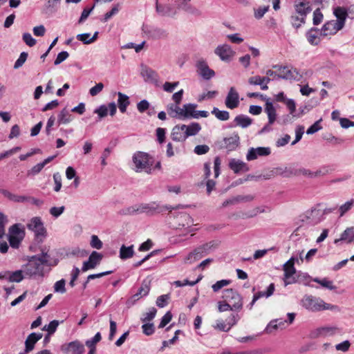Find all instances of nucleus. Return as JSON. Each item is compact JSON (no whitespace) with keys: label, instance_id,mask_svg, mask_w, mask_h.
<instances>
[{"label":"nucleus","instance_id":"f257e3e1","mask_svg":"<svg viewBox=\"0 0 354 354\" xmlns=\"http://www.w3.org/2000/svg\"><path fill=\"white\" fill-rule=\"evenodd\" d=\"M301 304L306 310L316 313L325 310H335L337 309V306L326 303L319 297L313 296L311 295H305L301 300Z\"/></svg>","mask_w":354,"mask_h":354},{"label":"nucleus","instance_id":"f03ea898","mask_svg":"<svg viewBox=\"0 0 354 354\" xmlns=\"http://www.w3.org/2000/svg\"><path fill=\"white\" fill-rule=\"evenodd\" d=\"M132 160L134 166L133 169L136 172L151 173L153 160L147 153L138 151L133 154Z\"/></svg>","mask_w":354,"mask_h":354},{"label":"nucleus","instance_id":"7ed1b4c3","mask_svg":"<svg viewBox=\"0 0 354 354\" xmlns=\"http://www.w3.org/2000/svg\"><path fill=\"white\" fill-rule=\"evenodd\" d=\"M46 260L44 258L32 257L26 265L23 266V272L26 276L35 277L43 276L44 263Z\"/></svg>","mask_w":354,"mask_h":354},{"label":"nucleus","instance_id":"20e7f679","mask_svg":"<svg viewBox=\"0 0 354 354\" xmlns=\"http://www.w3.org/2000/svg\"><path fill=\"white\" fill-rule=\"evenodd\" d=\"M342 333V329L335 325H324L313 330L310 333V337L316 339L319 337H333Z\"/></svg>","mask_w":354,"mask_h":354},{"label":"nucleus","instance_id":"39448f33","mask_svg":"<svg viewBox=\"0 0 354 354\" xmlns=\"http://www.w3.org/2000/svg\"><path fill=\"white\" fill-rule=\"evenodd\" d=\"M24 236L25 229L21 224L16 223L10 227L8 241L12 248H18Z\"/></svg>","mask_w":354,"mask_h":354},{"label":"nucleus","instance_id":"423d86ee","mask_svg":"<svg viewBox=\"0 0 354 354\" xmlns=\"http://www.w3.org/2000/svg\"><path fill=\"white\" fill-rule=\"evenodd\" d=\"M183 207V205L171 207L170 205H160L156 203L139 204L140 214L146 213L149 215H153L163 212L166 210L171 212L173 209Z\"/></svg>","mask_w":354,"mask_h":354},{"label":"nucleus","instance_id":"0eeeda50","mask_svg":"<svg viewBox=\"0 0 354 354\" xmlns=\"http://www.w3.org/2000/svg\"><path fill=\"white\" fill-rule=\"evenodd\" d=\"M27 228L34 232L36 239L39 242H42L47 236V231L40 217L32 218L27 224Z\"/></svg>","mask_w":354,"mask_h":354},{"label":"nucleus","instance_id":"6e6552de","mask_svg":"<svg viewBox=\"0 0 354 354\" xmlns=\"http://www.w3.org/2000/svg\"><path fill=\"white\" fill-rule=\"evenodd\" d=\"M222 298L226 302L233 306L234 308L240 310L243 307L241 296L232 288H227L223 291Z\"/></svg>","mask_w":354,"mask_h":354},{"label":"nucleus","instance_id":"1a4fd4ad","mask_svg":"<svg viewBox=\"0 0 354 354\" xmlns=\"http://www.w3.org/2000/svg\"><path fill=\"white\" fill-rule=\"evenodd\" d=\"M296 261H297L298 260L295 257H291L283 266L284 272L283 283L285 286L295 283V277H294V274L296 273V269L294 265Z\"/></svg>","mask_w":354,"mask_h":354},{"label":"nucleus","instance_id":"9d476101","mask_svg":"<svg viewBox=\"0 0 354 354\" xmlns=\"http://www.w3.org/2000/svg\"><path fill=\"white\" fill-rule=\"evenodd\" d=\"M273 68L279 71L277 78L284 80H299V77H300L298 71L295 68H290L288 66L282 67L278 65H274Z\"/></svg>","mask_w":354,"mask_h":354},{"label":"nucleus","instance_id":"9b49d317","mask_svg":"<svg viewBox=\"0 0 354 354\" xmlns=\"http://www.w3.org/2000/svg\"><path fill=\"white\" fill-rule=\"evenodd\" d=\"M103 255L96 251H93L88 259L83 263L82 270L86 272L88 270L94 269L102 260Z\"/></svg>","mask_w":354,"mask_h":354},{"label":"nucleus","instance_id":"f8f14e48","mask_svg":"<svg viewBox=\"0 0 354 354\" xmlns=\"http://www.w3.org/2000/svg\"><path fill=\"white\" fill-rule=\"evenodd\" d=\"M61 351L66 354H82L84 351V346L76 340L63 344Z\"/></svg>","mask_w":354,"mask_h":354},{"label":"nucleus","instance_id":"ddd939ff","mask_svg":"<svg viewBox=\"0 0 354 354\" xmlns=\"http://www.w3.org/2000/svg\"><path fill=\"white\" fill-rule=\"evenodd\" d=\"M240 104L239 94L234 87H230L225 100V105L230 109H234Z\"/></svg>","mask_w":354,"mask_h":354},{"label":"nucleus","instance_id":"4468645a","mask_svg":"<svg viewBox=\"0 0 354 354\" xmlns=\"http://www.w3.org/2000/svg\"><path fill=\"white\" fill-rule=\"evenodd\" d=\"M214 53L222 61L225 62H229L235 54V52L228 44L218 46L214 50Z\"/></svg>","mask_w":354,"mask_h":354},{"label":"nucleus","instance_id":"2eb2a0df","mask_svg":"<svg viewBox=\"0 0 354 354\" xmlns=\"http://www.w3.org/2000/svg\"><path fill=\"white\" fill-rule=\"evenodd\" d=\"M156 11L158 15L161 16L174 17L177 14L178 8L175 5H171L169 3H158L156 0Z\"/></svg>","mask_w":354,"mask_h":354},{"label":"nucleus","instance_id":"dca6fc26","mask_svg":"<svg viewBox=\"0 0 354 354\" xmlns=\"http://www.w3.org/2000/svg\"><path fill=\"white\" fill-rule=\"evenodd\" d=\"M197 72L204 80H209L213 77L215 73L210 69L204 59H199L196 62Z\"/></svg>","mask_w":354,"mask_h":354},{"label":"nucleus","instance_id":"f3484780","mask_svg":"<svg viewBox=\"0 0 354 354\" xmlns=\"http://www.w3.org/2000/svg\"><path fill=\"white\" fill-rule=\"evenodd\" d=\"M140 75L145 82L157 84L159 81L158 73L146 65H141Z\"/></svg>","mask_w":354,"mask_h":354},{"label":"nucleus","instance_id":"a211bd4d","mask_svg":"<svg viewBox=\"0 0 354 354\" xmlns=\"http://www.w3.org/2000/svg\"><path fill=\"white\" fill-rule=\"evenodd\" d=\"M271 150L269 147H259L257 148L252 147L249 149L246 155V159L248 161L254 160L259 156H267L270 155Z\"/></svg>","mask_w":354,"mask_h":354},{"label":"nucleus","instance_id":"6ab92c4d","mask_svg":"<svg viewBox=\"0 0 354 354\" xmlns=\"http://www.w3.org/2000/svg\"><path fill=\"white\" fill-rule=\"evenodd\" d=\"M343 27L342 22H337L335 20H331L324 25L322 29V34L324 36L333 35L337 33Z\"/></svg>","mask_w":354,"mask_h":354},{"label":"nucleus","instance_id":"aec40b11","mask_svg":"<svg viewBox=\"0 0 354 354\" xmlns=\"http://www.w3.org/2000/svg\"><path fill=\"white\" fill-rule=\"evenodd\" d=\"M275 100L285 104L288 109L290 115L292 116H296L295 114V112L296 111L295 102L292 99L287 98L283 92H280L277 94L275 95Z\"/></svg>","mask_w":354,"mask_h":354},{"label":"nucleus","instance_id":"412c9836","mask_svg":"<svg viewBox=\"0 0 354 354\" xmlns=\"http://www.w3.org/2000/svg\"><path fill=\"white\" fill-rule=\"evenodd\" d=\"M42 338L41 333H32L26 338L25 341L26 353L32 351L35 348V344Z\"/></svg>","mask_w":354,"mask_h":354},{"label":"nucleus","instance_id":"4be33fe9","mask_svg":"<svg viewBox=\"0 0 354 354\" xmlns=\"http://www.w3.org/2000/svg\"><path fill=\"white\" fill-rule=\"evenodd\" d=\"M270 82L268 77H261L259 75L252 76L248 79V83L251 85H259L262 90L268 88V84Z\"/></svg>","mask_w":354,"mask_h":354},{"label":"nucleus","instance_id":"5701e85b","mask_svg":"<svg viewBox=\"0 0 354 354\" xmlns=\"http://www.w3.org/2000/svg\"><path fill=\"white\" fill-rule=\"evenodd\" d=\"M171 138L174 141L183 142L186 140L187 136L183 124L176 125L171 131Z\"/></svg>","mask_w":354,"mask_h":354},{"label":"nucleus","instance_id":"b1692460","mask_svg":"<svg viewBox=\"0 0 354 354\" xmlns=\"http://www.w3.org/2000/svg\"><path fill=\"white\" fill-rule=\"evenodd\" d=\"M197 105L195 104H185L182 107V118H196L197 111L196 110Z\"/></svg>","mask_w":354,"mask_h":354},{"label":"nucleus","instance_id":"393cba45","mask_svg":"<svg viewBox=\"0 0 354 354\" xmlns=\"http://www.w3.org/2000/svg\"><path fill=\"white\" fill-rule=\"evenodd\" d=\"M324 212L320 209H313L306 213V217L313 224H317L323 220Z\"/></svg>","mask_w":354,"mask_h":354},{"label":"nucleus","instance_id":"a878e982","mask_svg":"<svg viewBox=\"0 0 354 354\" xmlns=\"http://www.w3.org/2000/svg\"><path fill=\"white\" fill-rule=\"evenodd\" d=\"M229 167L234 173H239L240 171L245 172L249 170L245 162L235 158L230 160Z\"/></svg>","mask_w":354,"mask_h":354},{"label":"nucleus","instance_id":"bb28decb","mask_svg":"<svg viewBox=\"0 0 354 354\" xmlns=\"http://www.w3.org/2000/svg\"><path fill=\"white\" fill-rule=\"evenodd\" d=\"M274 173L277 176H281L285 178L295 176L296 169L292 167H279L274 168Z\"/></svg>","mask_w":354,"mask_h":354},{"label":"nucleus","instance_id":"cd10ccee","mask_svg":"<svg viewBox=\"0 0 354 354\" xmlns=\"http://www.w3.org/2000/svg\"><path fill=\"white\" fill-rule=\"evenodd\" d=\"M354 241V227H347L341 234L340 238L335 239L334 243L337 244L339 241H345L351 243Z\"/></svg>","mask_w":354,"mask_h":354},{"label":"nucleus","instance_id":"c85d7f7f","mask_svg":"<svg viewBox=\"0 0 354 354\" xmlns=\"http://www.w3.org/2000/svg\"><path fill=\"white\" fill-rule=\"evenodd\" d=\"M274 291V285L273 283L270 284L266 291H260L254 295L252 302L250 304V308L251 309L254 303L261 297H269Z\"/></svg>","mask_w":354,"mask_h":354},{"label":"nucleus","instance_id":"c756f323","mask_svg":"<svg viewBox=\"0 0 354 354\" xmlns=\"http://www.w3.org/2000/svg\"><path fill=\"white\" fill-rule=\"evenodd\" d=\"M265 112L268 115V124H272L277 119V112L272 103L270 102L269 99H267L266 102Z\"/></svg>","mask_w":354,"mask_h":354},{"label":"nucleus","instance_id":"7c9ffc66","mask_svg":"<svg viewBox=\"0 0 354 354\" xmlns=\"http://www.w3.org/2000/svg\"><path fill=\"white\" fill-rule=\"evenodd\" d=\"M148 34L150 37L154 39H165L168 36V32L166 30L158 27L151 28L149 30Z\"/></svg>","mask_w":354,"mask_h":354},{"label":"nucleus","instance_id":"2f4dec72","mask_svg":"<svg viewBox=\"0 0 354 354\" xmlns=\"http://www.w3.org/2000/svg\"><path fill=\"white\" fill-rule=\"evenodd\" d=\"M73 120V116L66 109H63L57 115V124H67Z\"/></svg>","mask_w":354,"mask_h":354},{"label":"nucleus","instance_id":"473e14b6","mask_svg":"<svg viewBox=\"0 0 354 354\" xmlns=\"http://www.w3.org/2000/svg\"><path fill=\"white\" fill-rule=\"evenodd\" d=\"M239 144V137L237 134L224 139L225 147L228 151L234 150Z\"/></svg>","mask_w":354,"mask_h":354},{"label":"nucleus","instance_id":"72a5a7b5","mask_svg":"<svg viewBox=\"0 0 354 354\" xmlns=\"http://www.w3.org/2000/svg\"><path fill=\"white\" fill-rule=\"evenodd\" d=\"M118 104L120 111L122 113H125L127 111V106L129 105V97L126 94H124L121 92H118Z\"/></svg>","mask_w":354,"mask_h":354},{"label":"nucleus","instance_id":"f704fd0d","mask_svg":"<svg viewBox=\"0 0 354 354\" xmlns=\"http://www.w3.org/2000/svg\"><path fill=\"white\" fill-rule=\"evenodd\" d=\"M186 136H192L196 135L201 129V125L197 122H192L189 125L183 124Z\"/></svg>","mask_w":354,"mask_h":354},{"label":"nucleus","instance_id":"c9c22d12","mask_svg":"<svg viewBox=\"0 0 354 354\" xmlns=\"http://www.w3.org/2000/svg\"><path fill=\"white\" fill-rule=\"evenodd\" d=\"M295 10L297 15L305 17L311 11V8L308 2H300L295 4Z\"/></svg>","mask_w":354,"mask_h":354},{"label":"nucleus","instance_id":"e433bc0d","mask_svg":"<svg viewBox=\"0 0 354 354\" xmlns=\"http://www.w3.org/2000/svg\"><path fill=\"white\" fill-rule=\"evenodd\" d=\"M134 254L133 245L129 247L122 245L120 249V258L127 259L132 257Z\"/></svg>","mask_w":354,"mask_h":354},{"label":"nucleus","instance_id":"4c0bfd02","mask_svg":"<svg viewBox=\"0 0 354 354\" xmlns=\"http://www.w3.org/2000/svg\"><path fill=\"white\" fill-rule=\"evenodd\" d=\"M182 108L179 107V104H171L167 106L168 114L172 118H182Z\"/></svg>","mask_w":354,"mask_h":354},{"label":"nucleus","instance_id":"58836bf2","mask_svg":"<svg viewBox=\"0 0 354 354\" xmlns=\"http://www.w3.org/2000/svg\"><path fill=\"white\" fill-rule=\"evenodd\" d=\"M236 125L242 128H246L252 124V120L245 115H239L234 118Z\"/></svg>","mask_w":354,"mask_h":354},{"label":"nucleus","instance_id":"ea45409f","mask_svg":"<svg viewBox=\"0 0 354 354\" xmlns=\"http://www.w3.org/2000/svg\"><path fill=\"white\" fill-rule=\"evenodd\" d=\"M24 272L23 269L21 270H16L15 272H9L8 274V281L10 282H21L24 278Z\"/></svg>","mask_w":354,"mask_h":354},{"label":"nucleus","instance_id":"a19ab883","mask_svg":"<svg viewBox=\"0 0 354 354\" xmlns=\"http://www.w3.org/2000/svg\"><path fill=\"white\" fill-rule=\"evenodd\" d=\"M313 281L320 284L322 287L330 290H335L337 288L336 286L333 285V282L332 281L328 280L326 278H324L322 279L319 278H314L313 279Z\"/></svg>","mask_w":354,"mask_h":354},{"label":"nucleus","instance_id":"79ce46f5","mask_svg":"<svg viewBox=\"0 0 354 354\" xmlns=\"http://www.w3.org/2000/svg\"><path fill=\"white\" fill-rule=\"evenodd\" d=\"M212 113L215 115V117L221 121H226L230 118V113L227 111H221L218 108L214 107Z\"/></svg>","mask_w":354,"mask_h":354},{"label":"nucleus","instance_id":"37998d69","mask_svg":"<svg viewBox=\"0 0 354 354\" xmlns=\"http://www.w3.org/2000/svg\"><path fill=\"white\" fill-rule=\"evenodd\" d=\"M120 214L122 215H136L140 214L139 205H135L133 206L127 207L122 209L120 211Z\"/></svg>","mask_w":354,"mask_h":354},{"label":"nucleus","instance_id":"c03bdc74","mask_svg":"<svg viewBox=\"0 0 354 354\" xmlns=\"http://www.w3.org/2000/svg\"><path fill=\"white\" fill-rule=\"evenodd\" d=\"M334 14L337 17V19L335 21L337 22H342V26H344L347 15L346 10L342 8L338 7L336 9H335Z\"/></svg>","mask_w":354,"mask_h":354},{"label":"nucleus","instance_id":"a18cd8bd","mask_svg":"<svg viewBox=\"0 0 354 354\" xmlns=\"http://www.w3.org/2000/svg\"><path fill=\"white\" fill-rule=\"evenodd\" d=\"M150 290V283L149 281L145 280L142 281L141 286L140 287L138 292L139 297H142L147 296Z\"/></svg>","mask_w":354,"mask_h":354},{"label":"nucleus","instance_id":"49530a36","mask_svg":"<svg viewBox=\"0 0 354 354\" xmlns=\"http://www.w3.org/2000/svg\"><path fill=\"white\" fill-rule=\"evenodd\" d=\"M312 280L311 277L306 273H299L295 277V283H302L305 286H309Z\"/></svg>","mask_w":354,"mask_h":354},{"label":"nucleus","instance_id":"de8ad7c7","mask_svg":"<svg viewBox=\"0 0 354 354\" xmlns=\"http://www.w3.org/2000/svg\"><path fill=\"white\" fill-rule=\"evenodd\" d=\"M177 218L182 220V222L179 221V226L185 227L192 224V219L187 214L182 213L178 216Z\"/></svg>","mask_w":354,"mask_h":354},{"label":"nucleus","instance_id":"09e8293b","mask_svg":"<svg viewBox=\"0 0 354 354\" xmlns=\"http://www.w3.org/2000/svg\"><path fill=\"white\" fill-rule=\"evenodd\" d=\"M59 322L57 320H53L51 321L48 325H45L42 330H46L48 332V335L50 336L56 331Z\"/></svg>","mask_w":354,"mask_h":354},{"label":"nucleus","instance_id":"8fccbe9b","mask_svg":"<svg viewBox=\"0 0 354 354\" xmlns=\"http://www.w3.org/2000/svg\"><path fill=\"white\" fill-rule=\"evenodd\" d=\"M218 305V310L220 313L228 311V310H238L236 308H234L233 306L226 302L224 299L223 301H220L217 303Z\"/></svg>","mask_w":354,"mask_h":354},{"label":"nucleus","instance_id":"3c124183","mask_svg":"<svg viewBox=\"0 0 354 354\" xmlns=\"http://www.w3.org/2000/svg\"><path fill=\"white\" fill-rule=\"evenodd\" d=\"M101 334L98 332L92 339L86 340L85 344L89 348L94 350L95 349V344L101 340Z\"/></svg>","mask_w":354,"mask_h":354},{"label":"nucleus","instance_id":"603ef678","mask_svg":"<svg viewBox=\"0 0 354 354\" xmlns=\"http://www.w3.org/2000/svg\"><path fill=\"white\" fill-rule=\"evenodd\" d=\"M156 313L157 310L155 308L152 307L149 308V312L143 314L142 317H141V321L145 323L152 320L155 317Z\"/></svg>","mask_w":354,"mask_h":354},{"label":"nucleus","instance_id":"864d4df0","mask_svg":"<svg viewBox=\"0 0 354 354\" xmlns=\"http://www.w3.org/2000/svg\"><path fill=\"white\" fill-rule=\"evenodd\" d=\"M305 21V17L299 15H293L291 17V24L292 25L296 28H299L302 24Z\"/></svg>","mask_w":354,"mask_h":354},{"label":"nucleus","instance_id":"5fc2aeb1","mask_svg":"<svg viewBox=\"0 0 354 354\" xmlns=\"http://www.w3.org/2000/svg\"><path fill=\"white\" fill-rule=\"evenodd\" d=\"M183 10L187 13L196 17L201 15V10L191 4H187Z\"/></svg>","mask_w":354,"mask_h":354},{"label":"nucleus","instance_id":"6e6d98bb","mask_svg":"<svg viewBox=\"0 0 354 354\" xmlns=\"http://www.w3.org/2000/svg\"><path fill=\"white\" fill-rule=\"evenodd\" d=\"M66 281L64 279H61L59 281H57L54 284V292H58L61 294H64L66 292Z\"/></svg>","mask_w":354,"mask_h":354},{"label":"nucleus","instance_id":"4d7b16f0","mask_svg":"<svg viewBox=\"0 0 354 354\" xmlns=\"http://www.w3.org/2000/svg\"><path fill=\"white\" fill-rule=\"evenodd\" d=\"M353 204L354 200L351 199L350 201L346 202L344 204L342 205L339 208L340 216H342L345 213L349 211L353 206Z\"/></svg>","mask_w":354,"mask_h":354},{"label":"nucleus","instance_id":"13d9d810","mask_svg":"<svg viewBox=\"0 0 354 354\" xmlns=\"http://www.w3.org/2000/svg\"><path fill=\"white\" fill-rule=\"evenodd\" d=\"M230 283V281L227 279H222L216 281L212 286V288L214 292H216L220 290L222 288L228 286Z\"/></svg>","mask_w":354,"mask_h":354},{"label":"nucleus","instance_id":"bf43d9fd","mask_svg":"<svg viewBox=\"0 0 354 354\" xmlns=\"http://www.w3.org/2000/svg\"><path fill=\"white\" fill-rule=\"evenodd\" d=\"M351 347V342L348 340H344L341 343L337 344L335 346V350L342 351L343 353L347 352Z\"/></svg>","mask_w":354,"mask_h":354},{"label":"nucleus","instance_id":"052dcab7","mask_svg":"<svg viewBox=\"0 0 354 354\" xmlns=\"http://www.w3.org/2000/svg\"><path fill=\"white\" fill-rule=\"evenodd\" d=\"M27 57H28V53L26 52H22L20 54L19 57L15 62V65H14V68L17 69V68H20L21 66H22L23 64L26 61Z\"/></svg>","mask_w":354,"mask_h":354},{"label":"nucleus","instance_id":"680f3d73","mask_svg":"<svg viewBox=\"0 0 354 354\" xmlns=\"http://www.w3.org/2000/svg\"><path fill=\"white\" fill-rule=\"evenodd\" d=\"M91 246L93 248H95L97 250H100L102 248V242L101 240L98 238L97 235H92L91 236V240L90 243Z\"/></svg>","mask_w":354,"mask_h":354},{"label":"nucleus","instance_id":"e2e57ef3","mask_svg":"<svg viewBox=\"0 0 354 354\" xmlns=\"http://www.w3.org/2000/svg\"><path fill=\"white\" fill-rule=\"evenodd\" d=\"M237 203H249L254 201L255 196L252 194L236 196Z\"/></svg>","mask_w":354,"mask_h":354},{"label":"nucleus","instance_id":"0e129e2a","mask_svg":"<svg viewBox=\"0 0 354 354\" xmlns=\"http://www.w3.org/2000/svg\"><path fill=\"white\" fill-rule=\"evenodd\" d=\"M23 40L30 47L34 46L36 44V39L28 32L23 34Z\"/></svg>","mask_w":354,"mask_h":354},{"label":"nucleus","instance_id":"69168bd1","mask_svg":"<svg viewBox=\"0 0 354 354\" xmlns=\"http://www.w3.org/2000/svg\"><path fill=\"white\" fill-rule=\"evenodd\" d=\"M142 332L145 335L149 336L154 333V326L152 323H146L142 326Z\"/></svg>","mask_w":354,"mask_h":354},{"label":"nucleus","instance_id":"338daca9","mask_svg":"<svg viewBox=\"0 0 354 354\" xmlns=\"http://www.w3.org/2000/svg\"><path fill=\"white\" fill-rule=\"evenodd\" d=\"M269 9V6H265L259 7L257 9L254 10V17L255 18L259 19H261L263 15L267 12Z\"/></svg>","mask_w":354,"mask_h":354},{"label":"nucleus","instance_id":"774afa93","mask_svg":"<svg viewBox=\"0 0 354 354\" xmlns=\"http://www.w3.org/2000/svg\"><path fill=\"white\" fill-rule=\"evenodd\" d=\"M104 88V84L102 82L96 84L95 86H93L89 90V94L91 96H96L98 95Z\"/></svg>","mask_w":354,"mask_h":354}]
</instances>
